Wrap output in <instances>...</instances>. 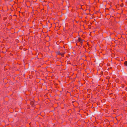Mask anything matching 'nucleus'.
I'll return each instance as SVG.
<instances>
[{
	"mask_svg": "<svg viewBox=\"0 0 127 127\" xmlns=\"http://www.w3.org/2000/svg\"><path fill=\"white\" fill-rule=\"evenodd\" d=\"M55 53H56V55H61L63 57H64V53H60V51H56Z\"/></svg>",
	"mask_w": 127,
	"mask_h": 127,
	"instance_id": "nucleus-1",
	"label": "nucleus"
},
{
	"mask_svg": "<svg viewBox=\"0 0 127 127\" xmlns=\"http://www.w3.org/2000/svg\"><path fill=\"white\" fill-rule=\"evenodd\" d=\"M34 101H31L30 102V104L31 105L32 107H33L34 105V101L35 102V101L34 100H33Z\"/></svg>",
	"mask_w": 127,
	"mask_h": 127,
	"instance_id": "nucleus-2",
	"label": "nucleus"
},
{
	"mask_svg": "<svg viewBox=\"0 0 127 127\" xmlns=\"http://www.w3.org/2000/svg\"><path fill=\"white\" fill-rule=\"evenodd\" d=\"M83 40H82L81 39V38L80 37H79L78 38V39L77 40V41H77L78 42H80Z\"/></svg>",
	"mask_w": 127,
	"mask_h": 127,
	"instance_id": "nucleus-3",
	"label": "nucleus"
},
{
	"mask_svg": "<svg viewBox=\"0 0 127 127\" xmlns=\"http://www.w3.org/2000/svg\"><path fill=\"white\" fill-rule=\"evenodd\" d=\"M124 64L125 66H127V61H125L124 62Z\"/></svg>",
	"mask_w": 127,
	"mask_h": 127,
	"instance_id": "nucleus-4",
	"label": "nucleus"
},
{
	"mask_svg": "<svg viewBox=\"0 0 127 127\" xmlns=\"http://www.w3.org/2000/svg\"><path fill=\"white\" fill-rule=\"evenodd\" d=\"M119 81V80L118 79H117L115 80V81L116 83H118Z\"/></svg>",
	"mask_w": 127,
	"mask_h": 127,
	"instance_id": "nucleus-5",
	"label": "nucleus"
},
{
	"mask_svg": "<svg viewBox=\"0 0 127 127\" xmlns=\"http://www.w3.org/2000/svg\"><path fill=\"white\" fill-rule=\"evenodd\" d=\"M124 87H125V85L124 84H121V87L122 88H124Z\"/></svg>",
	"mask_w": 127,
	"mask_h": 127,
	"instance_id": "nucleus-6",
	"label": "nucleus"
},
{
	"mask_svg": "<svg viewBox=\"0 0 127 127\" xmlns=\"http://www.w3.org/2000/svg\"><path fill=\"white\" fill-rule=\"evenodd\" d=\"M123 6H124V4H123V3H122L120 5V6L121 7H123Z\"/></svg>",
	"mask_w": 127,
	"mask_h": 127,
	"instance_id": "nucleus-7",
	"label": "nucleus"
},
{
	"mask_svg": "<svg viewBox=\"0 0 127 127\" xmlns=\"http://www.w3.org/2000/svg\"><path fill=\"white\" fill-rule=\"evenodd\" d=\"M81 43V46H82V44H83V40L82 41H81L80 42Z\"/></svg>",
	"mask_w": 127,
	"mask_h": 127,
	"instance_id": "nucleus-8",
	"label": "nucleus"
},
{
	"mask_svg": "<svg viewBox=\"0 0 127 127\" xmlns=\"http://www.w3.org/2000/svg\"><path fill=\"white\" fill-rule=\"evenodd\" d=\"M100 74L101 75H103V71H101L100 72Z\"/></svg>",
	"mask_w": 127,
	"mask_h": 127,
	"instance_id": "nucleus-9",
	"label": "nucleus"
},
{
	"mask_svg": "<svg viewBox=\"0 0 127 127\" xmlns=\"http://www.w3.org/2000/svg\"><path fill=\"white\" fill-rule=\"evenodd\" d=\"M27 108L28 109H29L30 108L29 107V105H28L27 106Z\"/></svg>",
	"mask_w": 127,
	"mask_h": 127,
	"instance_id": "nucleus-10",
	"label": "nucleus"
},
{
	"mask_svg": "<svg viewBox=\"0 0 127 127\" xmlns=\"http://www.w3.org/2000/svg\"><path fill=\"white\" fill-rule=\"evenodd\" d=\"M106 79H108L109 78V77H106Z\"/></svg>",
	"mask_w": 127,
	"mask_h": 127,
	"instance_id": "nucleus-11",
	"label": "nucleus"
},
{
	"mask_svg": "<svg viewBox=\"0 0 127 127\" xmlns=\"http://www.w3.org/2000/svg\"><path fill=\"white\" fill-rule=\"evenodd\" d=\"M6 19V17H4V18L3 19V20H5V19Z\"/></svg>",
	"mask_w": 127,
	"mask_h": 127,
	"instance_id": "nucleus-12",
	"label": "nucleus"
},
{
	"mask_svg": "<svg viewBox=\"0 0 127 127\" xmlns=\"http://www.w3.org/2000/svg\"><path fill=\"white\" fill-rule=\"evenodd\" d=\"M123 75H125V76H127V74H123Z\"/></svg>",
	"mask_w": 127,
	"mask_h": 127,
	"instance_id": "nucleus-13",
	"label": "nucleus"
},
{
	"mask_svg": "<svg viewBox=\"0 0 127 127\" xmlns=\"http://www.w3.org/2000/svg\"><path fill=\"white\" fill-rule=\"evenodd\" d=\"M125 90L127 91V87H126L125 88Z\"/></svg>",
	"mask_w": 127,
	"mask_h": 127,
	"instance_id": "nucleus-14",
	"label": "nucleus"
},
{
	"mask_svg": "<svg viewBox=\"0 0 127 127\" xmlns=\"http://www.w3.org/2000/svg\"><path fill=\"white\" fill-rule=\"evenodd\" d=\"M76 45H77V46H79V45H78V43H76Z\"/></svg>",
	"mask_w": 127,
	"mask_h": 127,
	"instance_id": "nucleus-15",
	"label": "nucleus"
},
{
	"mask_svg": "<svg viewBox=\"0 0 127 127\" xmlns=\"http://www.w3.org/2000/svg\"><path fill=\"white\" fill-rule=\"evenodd\" d=\"M112 93H110V94H109V95H112Z\"/></svg>",
	"mask_w": 127,
	"mask_h": 127,
	"instance_id": "nucleus-16",
	"label": "nucleus"
},
{
	"mask_svg": "<svg viewBox=\"0 0 127 127\" xmlns=\"http://www.w3.org/2000/svg\"><path fill=\"white\" fill-rule=\"evenodd\" d=\"M8 37H7L6 38V39H8Z\"/></svg>",
	"mask_w": 127,
	"mask_h": 127,
	"instance_id": "nucleus-17",
	"label": "nucleus"
},
{
	"mask_svg": "<svg viewBox=\"0 0 127 127\" xmlns=\"http://www.w3.org/2000/svg\"><path fill=\"white\" fill-rule=\"evenodd\" d=\"M105 9H109L108 8H106Z\"/></svg>",
	"mask_w": 127,
	"mask_h": 127,
	"instance_id": "nucleus-18",
	"label": "nucleus"
},
{
	"mask_svg": "<svg viewBox=\"0 0 127 127\" xmlns=\"http://www.w3.org/2000/svg\"><path fill=\"white\" fill-rule=\"evenodd\" d=\"M83 41H84V39H83Z\"/></svg>",
	"mask_w": 127,
	"mask_h": 127,
	"instance_id": "nucleus-19",
	"label": "nucleus"
},
{
	"mask_svg": "<svg viewBox=\"0 0 127 127\" xmlns=\"http://www.w3.org/2000/svg\"><path fill=\"white\" fill-rule=\"evenodd\" d=\"M14 16H16V15H14Z\"/></svg>",
	"mask_w": 127,
	"mask_h": 127,
	"instance_id": "nucleus-20",
	"label": "nucleus"
}]
</instances>
